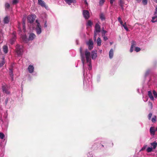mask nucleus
I'll use <instances>...</instances> for the list:
<instances>
[{
    "mask_svg": "<svg viewBox=\"0 0 157 157\" xmlns=\"http://www.w3.org/2000/svg\"><path fill=\"white\" fill-rule=\"evenodd\" d=\"M81 60L83 64V68L84 69L85 62L86 61L87 63V65L89 67V69L90 70L91 69L92 66L91 63V58L90 52L86 49L84 53L82 52V49L80 48V49Z\"/></svg>",
    "mask_w": 157,
    "mask_h": 157,
    "instance_id": "f257e3e1",
    "label": "nucleus"
},
{
    "mask_svg": "<svg viewBox=\"0 0 157 157\" xmlns=\"http://www.w3.org/2000/svg\"><path fill=\"white\" fill-rule=\"evenodd\" d=\"M101 31L100 26L98 24H96L95 26V30L94 32V41L96 40V36L98 35Z\"/></svg>",
    "mask_w": 157,
    "mask_h": 157,
    "instance_id": "f03ea898",
    "label": "nucleus"
},
{
    "mask_svg": "<svg viewBox=\"0 0 157 157\" xmlns=\"http://www.w3.org/2000/svg\"><path fill=\"white\" fill-rule=\"evenodd\" d=\"M37 23L35 30L36 33L37 34H40L42 32L41 26L39 23L38 22L37 20L36 21Z\"/></svg>",
    "mask_w": 157,
    "mask_h": 157,
    "instance_id": "7ed1b4c3",
    "label": "nucleus"
},
{
    "mask_svg": "<svg viewBox=\"0 0 157 157\" xmlns=\"http://www.w3.org/2000/svg\"><path fill=\"white\" fill-rule=\"evenodd\" d=\"M23 47L22 46L17 45L16 47V52L18 55H21L23 52Z\"/></svg>",
    "mask_w": 157,
    "mask_h": 157,
    "instance_id": "20e7f679",
    "label": "nucleus"
},
{
    "mask_svg": "<svg viewBox=\"0 0 157 157\" xmlns=\"http://www.w3.org/2000/svg\"><path fill=\"white\" fill-rule=\"evenodd\" d=\"M36 16L35 15L33 14L29 15L27 17L28 21L30 23L33 22L35 19Z\"/></svg>",
    "mask_w": 157,
    "mask_h": 157,
    "instance_id": "39448f33",
    "label": "nucleus"
},
{
    "mask_svg": "<svg viewBox=\"0 0 157 157\" xmlns=\"http://www.w3.org/2000/svg\"><path fill=\"white\" fill-rule=\"evenodd\" d=\"M86 44L88 46L89 48L91 50L93 48V43L91 39H90L88 41L86 42Z\"/></svg>",
    "mask_w": 157,
    "mask_h": 157,
    "instance_id": "423d86ee",
    "label": "nucleus"
},
{
    "mask_svg": "<svg viewBox=\"0 0 157 157\" xmlns=\"http://www.w3.org/2000/svg\"><path fill=\"white\" fill-rule=\"evenodd\" d=\"M3 91L6 94H9L10 92L8 90L9 88L8 86L6 84H3L2 86Z\"/></svg>",
    "mask_w": 157,
    "mask_h": 157,
    "instance_id": "0eeeda50",
    "label": "nucleus"
},
{
    "mask_svg": "<svg viewBox=\"0 0 157 157\" xmlns=\"http://www.w3.org/2000/svg\"><path fill=\"white\" fill-rule=\"evenodd\" d=\"M83 15L84 17L86 19H88L89 17V13L87 10H83Z\"/></svg>",
    "mask_w": 157,
    "mask_h": 157,
    "instance_id": "6e6552de",
    "label": "nucleus"
},
{
    "mask_svg": "<svg viewBox=\"0 0 157 157\" xmlns=\"http://www.w3.org/2000/svg\"><path fill=\"white\" fill-rule=\"evenodd\" d=\"M16 32H13L12 34L13 38L10 40V43L11 44H13L16 38Z\"/></svg>",
    "mask_w": 157,
    "mask_h": 157,
    "instance_id": "1a4fd4ad",
    "label": "nucleus"
},
{
    "mask_svg": "<svg viewBox=\"0 0 157 157\" xmlns=\"http://www.w3.org/2000/svg\"><path fill=\"white\" fill-rule=\"evenodd\" d=\"M155 129L154 127H151L150 128V132L151 135L154 136L155 135Z\"/></svg>",
    "mask_w": 157,
    "mask_h": 157,
    "instance_id": "9d476101",
    "label": "nucleus"
},
{
    "mask_svg": "<svg viewBox=\"0 0 157 157\" xmlns=\"http://www.w3.org/2000/svg\"><path fill=\"white\" fill-rule=\"evenodd\" d=\"M36 37L35 35L33 33H31L30 34L29 40H33Z\"/></svg>",
    "mask_w": 157,
    "mask_h": 157,
    "instance_id": "9b49d317",
    "label": "nucleus"
},
{
    "mask_svg": "<svg viewBox=\"0 0 157 157\" xmlns=\"http://www.w3.org/2000/svg\"><path fill=\"white\" fill-rule=\"evenodd\" d=\"M38 2L39 4L41 5V6L44 7L46 9L47 8V7L46 6L45 2L43 1L40 0L38 1Z\"/></svg>",
    "mask_w": 157,
    "mask_h": 157,
    "instance_id": "f8f14e48",
    "label": "nucleus"
},
{
    "mask_svg": "<svg viewBox=\"0 0 157 157\" xmlns=\"http://www.w3.org/2000/svg\"><path fill=\"white\" fill-rule=\"evenodd\" d=\"M147 93L148 97H149L150 99L151 100L153 101L154 99V98L152 95L151 92L150 90L148 91L147 92Z\"/></svg>",
    "mask_w": 157,
    "mask_h": 157,
    "instance_id": "ddd939ff",
    "label": "nucleus"
},
{
    "mask_svg": "<svg viewBox=\"0 0 157 157\" xmlns=\"http://www.w3.org/2000/svg\"><path fill=\"white\" fill-rule=\"evenodd\" d=\"M66 3L69 5L71 4V3H74L76 2V0H64Z\"/></svg>",
    "mask_w": 157,
    "mask_h": 157,
    "instance_id": "4468645a",
    "label": "nucleus"
},
{
    "mask_svg": "<svg viewBox=\"0 0 157 157\" xmlns=\"http://www.w3.org/2000/svg\"><path fill=\"white\" fill-rule=\"evenodd\" d=\"M151 21L153 23H154L157 21V14H155V13H154V16L152 17Z\"/></svg>",
    "mask_w": 157,
    "mask_h": 157,
    "instance_id": "2eb2a0df",
    "label": "nucleus"
},
{
    "mask_svg": "<svg viewBox=\"0 0 157 157\" xmlns=\"http://www.w3.org/2000/svg\"><path fill=\"white\" fill-rule=\"evenodd\" d=\"M91 56L92 59H96L97 57V53L96 52L93 51Z\"/></svg>",
    "mask_w": 157,
    "mask_h": 157,
    "instance_id": "dca6fc26",
    "label": "nucleus"
},
{
    "mask_svg": "<svg viewBox=\"0 0 157 157\" xmlns=\"http://www.w3.org/2000/svg\"><path fill=\"white\" fill-rule=\"evenodd\" d=\"M34 70V67L33 66L30 65L28 67V70L29 72L32 73L33 72Z\"/></svg>",
    "mask_w": 157,
    "mask_h": 157,
    "instance_id": "f3484780",
    "label": "nucleus"
},
{
    "mask_svg": "<svg viewBox=\"0 0 157 157\" xmlns=\"http://www.w3.org/2000/svg\"><path fill=\"white\" fill-rule=\"evenodd\" d=\"M10 17L8 16L6 17L4 19V22L5 24H7L9 21Z\"/></svg>",
    "mask_w": 157,
    "mask_h": 157,
    "instance_id": "a211bd4d",
    "label": "nucleus"
},
{
    "mask_svg": "<svg viewBox=\"0 0 157 157\" xmlns=\"http://www.w3.org/2000/svg\"><path fill=\"white\" fill-rule=\"evenodd\" d=\"M101 41L100 38L98 37L97 40V43L98 46H100L101 44Z\"/></svg>",
    "mask_w": 157,
    "mask_h": 157,
    "instance_id": "6ab92c4d",
    "label": "nucleus"
},
{
    "mask_svg": "<svg viewBox=\"0 0 157 157\" xmlns=\"http://www.w3.org/2000/svg\"><path fill=\"white\" fill-rule=\"evenodd\" d=\"M113 50L112 49H111L109 52V58L111 59L112 58L113 56Z\"/></svg>",
    "mask_w": 157,
    "mask_h": 157,
    "instance_id": "aec40b11",
    "label": "nucleus"
},
{
    "mask_svg": "<svg viewBox=\"0 0 157 157\" xmlns=\"http://www.w3.org/2000/svg\"><path fill=\"white\" fill-rule=\"evenodd\" d=\"M151 145L153 146V148L155 149L157 146V143L156 142H154L153 143H151Z\"/></svg>",
    "mask_w": 157,
    "mask_h": 157,
    "instance_id": "412c9836",
    "label": "nucleus"
},
{
    "mask_svg": "<svg viewBox=\"0 0 157 157\" xmlns=\"http://www.w3.org/2000/svg\"><path fill=\"white\" fill-rule=\"evenodd\" d=\"M119 5L121 7L122 9L123 10L124 9V2L123 0H120L119 1Z\"/></svg>",
    "mask_w": 157,
    "mask_h": 157,
    "instance_id": "4be33fe9",
    "label": "nucleus"
},
{
    "mask_svg": "<svg viewBox=\"0 0 157 157\" xmlns=\"http://www.w3.org/2000/svg\"><path fill=\"white\" fill-rule=\"evenodd\" d=\"M3 50L4 52L6 53L8 52V47L6 45H4L3 46Z\"/></svg>",
    "mask_w": 157,
    "mask_h": 157,
    "instance_id": "5701e85b",
    "label": "nucleus"
},
{
    "mask_svg": "<svg viewBox=\"0 0 157 157\" xmlns=\"http://www.w3.org/2000/svg\"><path fill=\"white\" fill-rule=\"evenodd\" d=\"M10 77L12 80H13V74L12 71L10 69Z\"/></svg>",
    "mask_w": 157,
    "mask_h": 157,
    "instance_id": "b1692460",
    "label": "nucleus"
},
{
    "mask_svg": "<svg viewBox=\"0 0 157 157\" xmlns=\"http://www.w3.org/2000/svg\"><path fill=\"white\" fill-rule=\"evenodd\" d=\"M21 37L23 41L26 42L27 37L25 35H23V36H22Z\"/></svg>",
    "mask_w": 157,
    "mask_h": 157,
    "instance_id": "393cba45",
    "label": "nucleus"
},
{
    "mask_svg": "<svg viewBox=\"0 0 157 157\" xmlns=\"http://www.w3.org/2000/svg\"><path fill=\"white\" fill-rule=\"evenodd\" d=\"M5 137L4 134L2 132H0V138L1 139H3Z\"/></svg>",
    "mask_w": 157,
    "mask_h": 157,
    "instance_id": "a878e982",
    "label": "nucleus"
},
{
    "mask_svg": "<svg viewBox=\"0 0 157 157\" xmlns=\"http://www.w3.org/2000/svg\"><path fill=\"white\" fill-rule=\"evenodd\" d=\"M153 151V149L151 147H148L147 149V151L148 152H150Z\"/></svg>",
    "mask_w": 157,
    "mask_h": 157,
    "instance_id": "bb28decb",
    "label": "nucleus"
},
{
    "mask_svg": "<svg viewBox=\"0 0 157 157\" xmlns=\"http://www.w3.org/2000/svg\"><path fill=\"white\" fill-rule=\"evenodd\" d=\"M92 24V22L90 21L89 20L88 21L86 25L87 26H91Z\"/></svg>",
    "mask_w": 157,
    "mask_h": 157,
    "instance_id": "cd10ccee",
    "label": "nucleus"
},
{
    "mask_svg": "<svg viewBox=\"0 0 157 157\" xmlns=\"http://www.w3.org/2000/svg\"><path fill=\"white\" fill-rule=\"evenodd\" d=\"M124 27V29L127 31H128V29L127 27L126 24V23H125L124 24H123V25H122Z\"/></svg>",
    "mask_w": 157,
    "mask_h": 157,
    "instance_id": "c85d7f7f",
    "label": "nucleus"
},
{
    "mask_svg": "<svg viewBox=\"0 0 157 157\" xmlns=\"http://www.w3.org/2000/svg\"><path fill=\"white\" fill-rule=\"evenodd\" d=\"M25 21H23V31L24 33H25L26 32V29H25Z\"/></svg>",
    "mask_w": 157,
    "mask_h": 157,
    "instance_id": "c756f323",
    "label": "nucleus"
},
{
    "mask_svg": "<svg viewBox=\"0 0 157 157\" xmlns=\"http://www.w3.org/2000/svg\"><path fill=\"white\" fill-rule=\"evenodd\" d=\"M153 94L155 98H157V93L155 90H153Z\"/></svg>",
    "mask_w": 157,
    "mask_h": 157,
    "instance_id": "7c9ffc66",
    "label": "nucleus"
},
{
    "mask_svg": "<svg viewBox=\"0 0 157 157\" xmlns=\"http://www.w3.org/2000/svg\"><path fill=\"white\" fill-rule=\"evenodd\" d=\"M118 20L120 22V23L121 25H123V21H122L120 17H119L118 18Z\"/></svg>",
    "mask_w": 157,
    "mask_h": 157,
    "instance_id": "2f4dec72",
    "label": "nucleus"
},
{
    "mask_svg": "<svg viewBox=\"0 0 157 157\" xmlns=\"http://www.w3.org/2000/svg\"><path fill=\"white\" fill-rule=\"evenodd\" d=\"M107 32L106 31L104 30H101V33L102 34V36H105V34Z\"/></svg>",
    "mask_w": 157,
    "mask_h": 157,
    "instance_id": "473e14b6",
    "label": "nucleus"
},
{
    "mask_svg": "<svg viewBox=\"0 0 157 157\" xmlns=\"http://www.w3.org/2000/svg\"><path fill=\"white\" fill-rule=\"evenodd\" d=\"M10 7V5L8 3H6L5 4L6 9H9Z\"/></svg>",
    "mask_w": 157,
    "mask_h": 157,
    "instance_id": "72a5a7b5",
    "label": "nucleus"
},
{
    "mask_svg": "<svg viewBox=\"0 0 157 157\" xmlns=\"http://www.w3.org/2000/svg\"><path fill=\"white\" fill-rule=\"evenodd\" d=\"M147 146L146 145H144L141 149L140 151H143L146 148Z\"/></svg>",
    "mask_w": 157,
    "mask_h": 157,
    "instance_id": "f704fd0d",
    "label": "nucleus"
},
{
    "mask_svg": "<svg viewBox=\"0 0 157 157\" xmlns=\"http://www.w3.org/2000/svg\"><path fill=\"white\" fill-rule=\"evenodd\" d=\"M140 50V48L138 47H136L135 49V50L137 52L139 51Z\"/></svg>",
    "mask_w": 157,
    "mask_h": 157,
    "instance_id": "c9c22d12",
    "label": "nucleus"
},
{
    "mask_svg": "<svg viewBox=\"0 0 157 157\" xmlns=\"http://www.w3.org/2000/svg\"><path fill=\"white\" fill-rule=\"evenodd\" d=\"M142 3L144 5H146L147 3V0H142Z\"/></svg>",
    "mask_w": 157,
    "mask_h": 157,
    "instance_id": "e433bc0d",
    "label": "nucleus"
},
{
    "mask_svg": "<svg viewBox=\"0 0 157 157\" xmlns=\"http://www.w3.org/2000/svg\"><path fill=\"white\" fill-rule=\"evenodd\" d=\"M136 45V43L134 41H132V47H134Z\"/></svg>",
    "mask_w": 157,
    "mask_h": 157,
    "instance_id": "4c0bfd02",
    "label": "nucleus"
},
{
    "mask_svg": "<svg viewBox=\"0 0 157 157\" xmlns=\"http://www.w3.org/2000/svg\"><path fill=\"white\" fill-rule=\"evenodd\" d=\"M4 59V58H3V60ZM4 63H5V62L3 60V61L2 62V63H0V67H2L4 64Z\"/></svg>",
    "mask_w": 157,
    "mask_h": 157,
    "instance_id": "58836bf2",
    "label": "nucleus"
},
{
    "mask_svg": "<svg viewBox=\"0 0 157 157\" xmlns=\"http://www.w3.org/2000/svg\"><path fill=\"white\" fill-rule=\"evenodd\" d=\"M100 18L102 20H104L105 19L104 16L103 14H101L100 15Z\"/></svg>",
    "mask_w": 157,
    "mask_h": 157,
    "instance_id": "ea45409f",
    "label": "nucleus"
},
{
    "mask_svg": "<svg viewBox=\"0 0 157 157\" xmlns=\"http://www.w3.org/2000/svg\"><path fill=\"white\" fill-rule=\"evenodd\" d=\"M105 0H100V4L102 5L105 2Z\"/></svg>",
    "mask_w": 157,
    "mask_h": 157,
    "instance_id": "a19ab883",
    "label": "nucleus"
},
{
    "mask_svg": "<svg viewBox=\"0 0 157 157\" xmlns=\"http://www.w3.org/2000/svg\"><path fill=\"white\" fill-rule=\"evenodd\" d=\"M157 118H151V121L152 122L154 123L156 121Z\"/></svg>",
    "mask_w": 157,
    "mask_h": 157,
    "instance_id": "79ce46f5",
    "label": "nucleus"
},
{
    "mask_svg": "<svg viewBox=\"0 0 157 157\" xmlns=\"http://www.w3.org/2000/svg\"><path fill=\"white\" fill-rule=\"evenodd\" d=\"M18 2L17 0H13V4H16Z\"/></svg>",
    "mask_w": 157,
    "mask_h": 157,
    "instance_id": "37998d69",
    "label": "nucleus"
},
{
    "mask_svg": "<svg viewBox=\"0 0 157 157\" xmlns=\"http://www.w3.org/2000/svg\"><path fill=\"white\" fill-rule=\"evenodd\" d=\"M103 36V37L104 40H107L108 39V38H107V36Z\"/></svg>",
    "mask_w": 157,
    "mask_h": 157,
    "instance_id": "c03bdc74",
    "label": "nucleus"
},
{
    "mask_svg": "<svg viewBox=\"0 0 157 157\" xmlns=\"http://www.w3.org/2000/svg\"><path fill=\"white\" fill-rule=\"evenodd\" d=\"M133 48H134L133 47L131 46L130 49V52H132V51H133Z\"/></svg>",
    "mask_w": 157,
    "mask_h": 157,
    "instance_id": "a18cd8bd",
    "label": "nucleus"
},
{
    "mask_svg": "<svg viewBox=\"0 0 157 157\" xmlns=\"http://www.w3.org/2000/svg\"><path fill=\"white\" fill-rule=\"evenodd\" d=\"M152 114L151 113H150L148 115V117L149 118H151L152 117Z\"/></svg>",
    "mask_w": 157,
    "mask_h": 157,
    "instance_id": "49530a36",
    "label": "nucleus"
},
{
    "mask_svg": "<svg viewBox=\"0 0 157 157\" xmlns=\"http://www.w3.org/2000/svg\"><path fill=\"white\" fill-rule=\"evenodd\" d=\"M115 0H110V3L112 4L113 3V2H114Z\"/></svg>",
    "mask_w": 157,
    "mask_h": 157,
    "instance_id": "de8ad7c7",
    "label": "nucleus"
},
{
    "mask_svg": "<svg viewBox=\"0 0 157 157\" xmlns=\"http://www.w3.org/2000/svg\"><path fill=\"white\" fill-rule=\"evenodd\" d=\"M155 14H157V6L155 9Z\"/></svg>",
    "mask_w": 157,
    "mask_h": 157,
    "instance_id": "09e8293b",
    "label": "nucleus"
},
{
    "mask_svg": "<svg viewBox=\"0 0 157 157\" xmlns=\"http://www.w3.org/2000/svg\"><path fill=\"white\" fill-rule=\"evenodd\" d=\"M46 24H47L46 22H45V24H44V27H46L47 26V25Z\"/></svg>",
    "mask_w": 157,
    "mask_h": 157,
    "instance_id": "8fccbe9b",
    "label": "nucleus"
},
{
    "mask_svg": "<svg viewBox=\"0 0 157 157\" xmlns=\"http://www.w3.org/2000/svg\"><path fill=\"white\" fill-rule=\"evenodd\" d=\"M137 2H139L141 1V0H136Z\"/></svg>",
    "mask_w": 157,
    "mask_h": 157,
    "instance_id": "3c124183",
    "label": "nucleus"
},
{
    "mask_svg": "<svg viewBox=\"0 0 157 157\" xmlns=\"http://www.w3.org/2000/svg\"><path fill=\"white\" fill-rule=\"evenodd\" d=\"M154 1L156 2L157 3V0H154Z\"/></svg>",
    "mask_w": 157,
    "mask_h": 157,
    "instance_id": "603ef678",
    "label": "nucleus"
},
{
    "mask_svg": "<svg viewBox=\"0 0 157 157\" xmlns=\"http://www.w3.org/2000/svg\"><path fill=\"white\" fill-rule=\"evenodd\" d=\"M149 104H151V106H152V103H149Z\"/></svg>",
    "mask_w": 157,
    "mask_h": 157,
    "instance_id": "864d4df0",
    "label": "nucleus"
},
{
    "mask_svg": "<svg viewBox=\"0 0 157 157\" xmlns=\"http://www.w3.org/2000/svg\"><path fill=\"white\" fill-rule=\"evenodd\" d=\"M147 101V99H146V100H144V101Z\"/></svg>",
    "mask_w": 157,
    "mask_h": 157,
    "instance_id": "5fc2aeb1",
    "label": "nucleus"
},
{
    "mask_svg": "<svg viewBox=\"0 0 157 157\" xmlns=\"http://www.w3.org/2000/svg\"><path fill=\"white\" fill-rule=\"evenodd\" d=\"M155 130H156V131H157V127H156V129Z\"/></svg>",
    "mask_w": 157,
    "mask_h": 157,
    "instance_id": "6e6d98bb",
    "label": "nucleus"
},
{
    "mask_svg": "<svg viewBox=\"0 0 157 157\" xmlns=\"http://www.w3.org/2000/svg\"><path fill=\"white\" fill-rule=\"evenodd\" d=\"M18 29H20L19 27L18 28Z\"/></svg>",
    "mask_w": 157,
    "mask_h": 157,
    "instance_id": "4d7b16f0",
    "label": "nucleus"
}]
</instances>
